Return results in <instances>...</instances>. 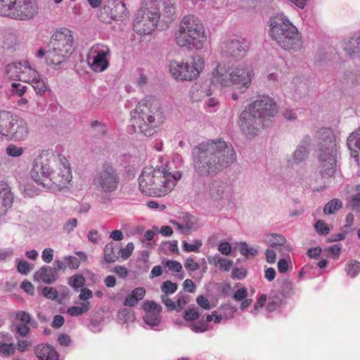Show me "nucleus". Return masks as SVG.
Wrapping results in <instances>:
<instances>
[{
	"mask_svg": "<svg viewBox=\"0 0 360 360\" xmlns=\"http://www.w3.org/2000/svg\"><path fill=\"white\" fill-rule=\"evenodd\" d=\"M246 108L256 114L262 120L266 117H273L278 112L276 101L267 95H259L251 102Z\"/></svg>",
	"mask_w": 360,
	"mask_h": 360,
	"instance_id": "nucleus-16",
	"label": "nucleus"
},
{
	"mask_svg": "<svg viewBox=\"0 0 360 360\" xmlns=\"http://www.w3.org/2000/svg\"><path fill=\"white\" fill-rule=\"evenodd\" d=\"M172 223L183 234H188L191 229V225L188 222L185 225L181 224L180 223L175 221H172Z\"/></svg>",
	"mask_w": 360,
	"mask_h": 360,
	"instance_id": "nucleus-62",
	"label": "nucleus"
},
{
	"mask_svg": "<svg viewBox=\"0 0 360 360\" xmlns=\"http://www.w3.org/2000/svg\"><path fill=\"white\" fill-rule=\"evenodd\" d=\"M166 266L173 272H180L182 270V265L177 261L168 260L166 262Z\"/></svg>",
	"mask_w": 360,
	"mask_h": 360,
	"instance_id": "nucleus-54",
	"label": "nucleus"
},
{
	"mask_svg": "<svg viewBox=\"0 0 360 360\" xmlns=\"http://www.w3.org/2000/svg\"><path fill=\"white\" fill-rule=\"evenodd\" d=\"M231 249V245L228 242H221L218 246V250L224 255H229Z\"/></svg>",
	"mask_w": 360,
	"mask_h": 360,
	"instance_id": "nucleus-59",
	"label": "nucleus"
},
{
	"mask_svg": "<svg viewBox=\"0 0 360 360\" xmlns=\"http://www.w3.org/2000/svg\"><path fill=\"white\" fill-rule=\"evenodd\" d=\"M117 317L122 323H131L134 322L136 319L133 311L125 308L119 311Z\"/></svg>",
	"mask_w": 360,
	"mask_h": 360,
	"instance_id": "nucleus-38",
	"label": "nucleus"
},
{
	"mask_svg": "<svg viewBox=\"0 0 360 360\" xmlns=\"http://www.w3.org/2000/svg\"><path fill=\"white\" fill-rule=\"evenodd\" d=\"M314 228L316 231L321 235H327L329 233L330 229L328 225L323 220L319 219L315 225Z\"/></svg>",
	"mask_w": 360,
	"mask_h": 360,
	"instance_id": "nucleus-46",
	"label": "nucleus"
},
{
	"mask_svg": "<svg viewBox=\"0 0 360 360\" xmlns=\"http://www.w3.org/2000/svg\"><path fill=\"white\" fill-rule=\"evenodd\" d=\"M110 56L111 51L109 46L103 44H96L88 51L86 63L93 72H103L110 65L108 58Z\"/></svg>",
	"mask_w": 360,
	"mask_h": 360,
	"instance_id": "nucleus-14",
	"label": "nucleus"
},
{
	"mask_svg": "<svg viewBox=\"0 0 360 360\" xmlns=\"http://www.w3.org/2000/svg\"><path fill=\"white\" fill-rule=\"evenodd\" d=\"M342 206L340 200L335 198L329 201L323 208V212L326 214H331L339 210Z\"/></svg>",
	"mask_w": 360,
	"mask_h": 360,
	"instance_id": "nucleus-37",
	"label": "nucleus"
},
{
	"mask_svg": "<svg viewBox=\"0 0 360 360\" xmlns=\"http://www.w3.org/2000/svg\"><path fill=\"white\" fill-rule=\"evenodd\" d=\"M200 314L195 308H189L185 311L184 319L188 321H194L199 318Z\"/></svg>",
	"mask_w": 360,
	"mask_h": 360,
	"instance_id": "nucleus-51",
	"label": "nucleus"
},
{
	"mask_svg": "<svg viewBox=\"0 0 360 360\" xmlns=\"http://www.w3.org/2000/svg\"><path fill=\"white\" fill-rule=\"evenodd\" d=\"M264 241L267 245L276 249H278L279 250H283L287 248L285 245L286 240L285 237L281 234H268L265 236Z\"/></svg>",
	"mask_w": 360,
	"mask_h": 360,
	"instance_id": "nucleus-29",
	"label": "nucleus"
},
{
	"mask_svg": "<svg viewBox=\"0 0 360 360\" xmlns=\"http://www.w3.org/2000/svg\"><path fill=\"white\" fill-rule=\"evenodd\" d=\"M176 44L188 50H200L207 41L201 20L193 15H185L174 33Z\"/></svg>",
	"mask_w": 360,
	"mask_h": 360,
	"instance_id": "nucleus-6",
	"label": "nucleus"
},
{
	"mask_svg": "<svg viewBox=\"0 0 360 360\" xmlns=\"http://www.w3.org/2000/svg\"><path fill=\"white\" fill-rule=\"evenodd\" d=\"M269 34L273 40L286 51H298L303 46L301 34L297 28L283 15L269 20Z\"/></svg>",
	"mask_w": 360,
	"mask_h": 360,
	"instance_id": "nucleus-7",
	"label": "nucleus"
},
{
	"mask_svg": "<svg viewBox=\"0 0 360 360\" xmlns=\"http://www.w3.org/2000/svg\"><path fill=\"white\" fill-rule=\"evenodd\" d=\"M205 60L200 55L192 57L191 63L171 62L169 71L172 77L180 80L191 81L196 79L205 68Z\"/></svg>",
	"mask_w": 360,
	"mask_h": 360,
	"instance_id": "nucleus-13",
	"label": "nucleus"
},
{
	"mask_svg": "<svg viewBox=\"0 0 360 360\" xmlns=\"http://www.w3.org/2000/svg\"><path fill=\"white\" fill-rule=\"evenodd\" d=\"M113 10L115 18H117L120 20L124 19L129 15L126 5L122 1L115 2Z\"/></svg>",
	"mask_w": 360,
	"mask_h": 360,
	"instance_id": "nucleus-35",
	"label": "nucleus"
},
{
	"mask_svg": "<svg viewBox=\"0 0 360 360\" xmlns=\"http://www.w3.org/2000/svg\"><path fill=\"white\" fill-rule=\"evenodd\" d=\"M85 284V278L82 274H75L70 278L69 285L73 288H82Z\"/></svg>",
	"mask_w": 360,
	"mask_h": 360,
	"instance_id": "nucleus-41",
	"label": "nucleus"
},
{
	"mask_svg": "<svg viewBox=\"0 0 360 360\" xmlns=\"http://www.w3.org/2000/svg\"><path fill=\"white\" fill-rule=\"evenodd\" d=\"M158 8H154L160 13V20L165 22L172 21L176 17L175 4L173 0H160L156 3Z\"/></svg>",
	"mask_w": 360,
	"mask_h": 360,
	"instance_id": "nucleus-20",
	"label": "nucleus"
},
{
	"mask_svg": "<svg viewBox=\"0 0 360 360\" xmlns=\"http://www.w3.org/2000/svg\"><path fill=\"white\" fill-rule=\"evenodd\" d=\"M293 283L289 281H283L281 292L283 295H290L293 291Z\"/></svg>",
	"mask_w": 360,
	"mask_h": 360,
	"instance_id": "nucleus-58",
	"label": "nucleus"
},
{
	"mask_svg": "<svg viewBox=\"0 0 360 360\" xmlns=\"http://www.w3.org/2000/svg\"><path fill=\"white\" fill-rule=\"evenodd\" d=\"M345 271L351 277L356 276L360 271V263L356 260L349 262L346 265Z\"/></svg>",
	"mask_w": 360,
	"mask_h": 360,
	"instance_id": "nucleus-39",
	"label": "nucleus"
},
{
	"mask_svg": "<svg viewBox=\"0 0 360 360\" xmlns=\"http://www.w3.org/2000/svg\"><path fill=\"white\" fill-rule=\"evenodd\" d=\"M73 34L68 28L57 30L52 35L46 51V58L51 65H60L73 51Z\"/></svg>",
	"mask_w": 360,
	"mask_h": 360,
	"instance_id": "nucleus-9",
	"label": "nucleus"
},
{
	"mask_svg": "<svg viewBox=\"0 0 360 360\" xmlns=\"http://www.w3.org/2000/svg\"><path fill=\"white\" fill-rule=\"evenodd\" d=\"M77 223L76 218H71L64 224L63 229L65 233H70L77 226Z\"/></svg>",
	"mask_w": 360,
	"mask_h": 360,
	"instance_id": "nucleus-53",
	"label": "nucleus"
},
{
	"mask_svg": "<svg viewBox=\"0 0 360 360\" xmlns=\"http://www.w3.org/2000/svg\"><path fill=\"white\" fill-rule=\"evenodd\" d=\"M254 72L251 67L239 60L221 62L213 69L212 82L224 87L236 86L247 89L251 85Z\"/></svg>",
	"mask_w": 360,
	"mask_h": 360,
	"instance_id": "nucleus-4",
	"label": "nucleus"
},
{
	"mask_svg": "<svg viewBox=\"0 0 360 360\" xmlns=\"http://www.w3.org/2000/svg\"><path fill=\"white\" fill-rule=\"evenodd\" d=\"M319 142L318 160L321 175L331 178L336 172L337 146L335 136L328 128H322L316 133Z\"/></svg>",
	"mask_w": 360,
	"mask_h": 360,
	"instance_id": "nucleus-8",
	"label": "nucleus"
},
{
	"mask_svg": "<svg viewBox=\"0 0 360 360\" xmlns=\"http://www.w3.org/2000/svg\"><path fill=\"white\" fill-rule=\"evenodd\" d=\"M160 20V13H156L153 7L145 8L137 15L134 27L140 34H149L157 26Z\"/></svg>",
	"mask_w": 360,
	"mask_h": 360,
	"instance_id": "nucleus-15",
	"label": "nucleus"
},
{
	"mask_svg": "<svg viewBox=\"0 0 360 360\" xmlns=\"http://www.w3.org/2000/svg\"><path fill=\"white\" fill-rule=\"evenodd\" d=\"M27 122L10 112H0V135L8 140H23L28 136Z\"/></svg>",
	"mask_w": 360,
	"mask_h": 360,
	"instance_id": "nucleus-12",
	"label": "nucleus"
},
{
	"mask_svg": "<svg viewBox=\"0 0 360 360\" xmlns=\"http://www.w3.org/2000/svg\"><path fill=\"white\" fill-rule=\"evenodd\" d=\"M221 49L228 56L239 57L245 53L248 45L245 41L231 39L223 42Z\"/></svg>",
	"mask_w": 360,
	"mask_h": 360,
	"instance_id": "nucleus-21",
	"label": "nucleus"
},
{
	"mask_svg": "<svg viewBox=\"0 0 360 360\" xmlns=\"http://www.w3.org/2000/svg\"><path fill=\"white\" fill-rule=\"evenodd\" d=\"M343 49L349 58L354 60L360 59V32L345 41Z\"/></svg>",
	"mask_w": 360,
	"mask_h": 360,
	"instance_id": "nucleus-22",
	"label": "nucleus"
},
{
	"mask_svg": "<svg viewBox=\"0 0 360 360\" xmlns=\"http://www.w3.org/2000/svg\"><path fill=\"white\" fill-rule=\"evenodd\" d=\"M15 345V350L19 352H25L30 349L32 346V342L28 340H18Z\"/></svg>",
	"mask_w": 360,
	"mask_h": 360,
	"instance_id": "nucleus-45",
	"label": "nucleus"
},
{
	"mask_svg": "<svg viewBox=\"0 0 360 360\" xmlns=\"http://www.w3.org/2000/svg\"><path fill=\"white\" fill-rule=\"evenodd\" d=\"M27 89L26 85L16 81L11 83L9 91L12 96L22 97L26 93Z\"/></svg>",
	"mask_w": 360,
	"mask_h": 360,
	"instance_id": "nucleus-33",
	"label": "nucleus"
},
{
	"mask_svg": "<svg viewBox=\"0 0 360 360\" xmlns=\"http://www.w3.org/2000/svg\"><path fill=\"white\" fill-rule=\"evenodd\" d=\"M188 302V296L179 293L177 295L176 302L175 303L176 307V309H175V310L177 311H181Z\"/></svg>",
	"mask_w": 360,
	"mask_h": 360,
	"instance_id": "nucleus-50",
	"label": "nucleus"
},
{
	"mask_svg": "<svg viewBox=\"0 0 360 360\" xmlns=\"http://www.w3.org/2000/svg\"><path fill=\"white\" fill-rule=\"evenodd\" d=\"M178 285L175 283H172L170 281H166L162 283L161 285V290L164 292V295L173 294L177 290Z\"/></svg>",
	"mask_w": 360,
	"mask_h": 360,
	"instance_id": "nucleus-42",
	"label": "nucleus"
},
{
	"mask_svg": "<svg viewBox=\"0 0 360 360\" xmlns=\"http://www.w3.org/2000/svg\"><path fill=\"white\" fill-rule=\"evenodd\" d=\"M32 179L39 185L49 189L61 190L72 181L69 161L63 155L43 151L34 161L30 172Z\"/></svg>",
	"mask_w": 360,
	"mask_h": 360,
	"instance_id": "nucleus-2",
	"label": "nucleus"
},
{
	"mask_svg": "<svg viewBox=\"0 0 360 360\" xmlns=\"http://www.w3.org/2000/svg\"><path fill=\"white\" fill-rule=\"evenodd\" d=\"M226 186L220 181H213L209 186V195L214 202H219L229 197Z\"/></svg>",
	"mask_w": 360,
	"mask_h": 360,
	"instance_id": "nucleus-23",
	"label": "nucleus"
},
{
	"mask_svg": "<svg viewBox=\"0 0 360 360\" xmlns=\"http://www.w3.org/2000/svg\"><path fill=\"white\" fill-rule=\"evenodd\" d=\"M24 153V148L17 146L15 144H10L6 149V153L13 158H18L22 155Z\"/></svg>",
	"mask_w": 360,
	"mask_h": 360,
	"instance_id": "nucleus-40",
	"label": "nucleus"
},
{
	"mask_svg": "<svg viewBox=\"0 0 360 360\" xmlns=\"http://www.w3.org/2000/svg\"><path fill=\"white\" fill-rule=\"evenodd\" d=\"M347 145L350 150L351 156L359 162L360 153V127L352 132L347 138Z\"/></svg>",
	"mask_w": 360,
	"mask_h": 360,
	"instance_id": "nucleus-26",
	"label": "nucleus"
},
{
	"mask_svg": "<svg viewBox=\"0 0 360 360\" xmlns=\"http://www.w3.org/2000/svg\"><path fill=\"white\" fill-rule=\"evenodd\" d=\"M104 259L106 263H113L117 259L115 253V245L113 243H108L103 250Z\"/></svg>",
	"mask_w": 360,
	"mask_h": 360,
	"instance_id": "nucleus-32",
	"label": "nucleus"
},
{
	"mask_svg": "<svg viewBox=\"0 0 360 360\" xmlns=\"http://www.w3.org/2000/svg\"><path fill=\"white\" fill-rule=\"evenodd\" d=\"M20 61L9 63L5 68V77L11 82L16 81L20 82Z\"/></svg>",
	"mask_w": 360,
	"mask_h": 360,
	"instance_id": "nucleus-30",
	"label": "nucleus"
},
{
	"mask_svg": "<svg viewBox=\"0 0 360 360\" xmlns=\"http://www.w3.org/2000/svg\"><path fill=\"white\" fill-rule=\"evenodd\" d=\"M349 204L353 210H358L360 207V193H356L351 196Z\"/></svg>",
	"mask_w": 360,
	"mask_h": 360,
	"instance_id": "nucleus-64",
	"label": "nucleus"
},
{
	"mask_svg": "<svg viewBox=\"0 0 360 360\" xmlns=\"http://www.w3.org/2000/svg\"><path fill=\"white\" fill-rule=\"evenodd\" d=\"M182 176L179 171L160 167H146L139 177L141 192L148 196L162 197L171 192Z\"/></svg>",
	"mask_w": 360,
	"mask_h": 360,
	"instance_id": "nucleus-3",
	"label": "nucleus"
},
{
	"mask_svg": "<svg viewBox=\"0 0 360 360\" xmlns=\"http://www.w3.org/2000/svg\"><path fill=\"white\" fill-rule=\"evenodd\" d=\"M20 82L30 83L38 76V72L32 68L27 60L20 61Z\"/></svg>",
	"mask_w": 360,
	"mask_h": 360,
	"instance_id": "nucleus-27",
	"label": "nucleus"
},
{
	"mask_svg": "<svg viewBox=\"0 0 360 360\" xmlns=\"http://www.w3.org/2000/svg\"><path fill=\"white\" fill-rule=\"evenodd\" d=\"M131 126L134 131L146 136H152L155 128L162 124L165 120L160 103L151 97L140 101L131 111Z\"/></svg>",
	"mask_w": 360,
	"mask_h": 360,
	"instance_id": "nucleus-5",
	"label": "nucleus"
},
{
	"mask_svg": "<svg viewBox=\"0 0 360 360\" xmlns=\"http://www.w3.org/2000/svg\"><path fill=\"white\" fill-rule=\"evenodd\" d=\"M17 270L22 275H27L32 270V267L27 261L20 260L17 264Z\"/></svg>",
	"mask_w": 360,
	"mask_h": 360,
	"instance_id": "nucleus-48",
	"label": "nucleus"
},
{
	"mask_svg": "<svg viewBox=\"0 0 360 360\" xmlns=\"http://www.w3.org/2000/svg\"><path fill=\"white\" fill-rule=\"evenodd\" d=\"M184 266L186 269L192 271H196L200 267L199 264L195 262L194 259L191 257L186 259Z\"/></svg>",
	"mask_w": 360,
	"mask_h": 360,
	"instance_id": "nucleus-61",
	"label": "nucleus"
},
{
	"mask_svg": "<svg viewBox=\"0 0 360 360\" xmlns=\"http://www.w3.org/2000/svg\"><path fill=\"white\" fill-rule=\"evenodd\" d=\"M198 304L204 309L208 310L211 308L209 300L203 295H199L196 298Z\"/></svg>",
	"mask_w": 360,
	"mask_h": 360,
	"instance_id": "nucleus-63",
	"label": "nucleus"
},
{
	"mask_svg": "<svg viewBox=\"0 0 360 360\" xmlns=\"http://www.w3.org/2000/svg\"><path fill=\"white\" fill-rule=\"evenodd\" d=\"M223 310L222 316L224 317L225 319H233L237 312V308L234 306H231V304H226L221 307Z\"/></svg>",
	"mask_w": 360,
	"mask_h": 360,
	"instance_id": "nucleus-44",
	"label": "nucleus"
},
{
	"mask_svg": "<svg viewBox=\"0 0 360 360\" xmlns=\"http://www.w3.org/2000/svg\"><path fill=\"white\" fill-rule=\"evenodd\" d=\"M202 245V242L199 240H195L193 244H190L186 241H184L183 249L186 252H197Z\"/></svg>",
	"mask_w": 360,
	"mask_h": 360,
	"instance_id": "nucleus-47",
	"label": "nucleus"
},
{
	"mask_svg": "<svg viewBox=\"0 0 360 360\" xmlns=\"http://www.w3.org/2000/svg\"><path fill=\"white\" fill-rule=\"evenodd\" d=\"M42 295L47 299L56 300L58 297V292L53 287H44L41 290Z\"/></svg>",
	"mask_w": 360,
	"mask_h": 360,
	"instance_id": "nucleus-43",
	"label": "nucleus"
},
{
	"mask_svg": "<svg viewBox=\"0 0 360 360\" xmlns=\"http://www.w3.org/2000/svg\"><path fill=\"white\" fill-rule=\"evenodd\" d=\"M247 275V271L244 268H235L232 271V278L239 280L243 279Z\"/></svg>",
	"mask_w": 360,
	"mask_h": 360,
	"instance_id": "nucleus-60",
	"label": "nucleus"
},
{
	"mask_svg": "<svg viewBox=\"0 0 360 360\" xmlns=\"http://www.w3.org/2000/svg\"><path fill=\"white\" fill-rule=\"evenodd\" d=\"M311 146L312 139L305 135L292 155V164L298 165L304 162L308 158Z\"/></svg>",
	"mask_w": 360,
	"mask_h": 360,
	"instance_id": "nucleus-19",
	"label": "nucleus"
},
{
	"mask_svg": "<svg viewBox=\"0 0 360 360\" xmlns=\"http://www.w3.org/2000/svg\"><path fill=\"white\" fill-rule=\"evenodd\" d=\"M134 246L133 243L130 242L127 243L124 248H121L120 250V255L122 259H127L131 255Z\"/></svg>",
	"mask_w": 360,
	"mask_h": 360,
	"instance_id": "nucleus-49",
	"label": "nucleus"
},
{
	"mask_svg": "<svg viewBox=\"0 0 360 360\" xmlns=\"http://www.w3.org/2000/svg\"><path fill=\"white\" fill-rule=\"evenodd\" d=\"M15 345L11 342H0V355L3 357H9L15 353Z\"/></svg>",
	"mask_w": 360,
	"mask_h": 360,
	"instance_id": "nucleus-36",
	"label": "nucleus"
},
{
	"mask_svg": "<svg viewBox=\"0 0 360 360\" xmlns=\"http://www.w3.org/2000/svg\"><path fill=\"white\" fill-rule=\"evenodd\" d=\"M34 354L40 360H58V354L49 345L40 344L34 347Z\"/></svg>",
	"mask_w": 360,
	"mask_h": 360,
	"instance_id": "nucleus-24",
	"label": "nucleus"
},
{
	"mask_svg": "<svg viewBox=\"0 0 360 360\" xmlns=\"http://www.w3.org/2000/svg\"><path fill=\"white\" fill-rule=\"evenodd\" d=\"M262 120L246 107L242 111L238 125L242 133L248 138H253L258 134Z\"/></svg>",
	"mask_w": 360,
	"mask_h": 360,
	"instance_id": "nucleus-17",
	"label": "nucleus"
},
{
	"mask_svg": "<svg viewBox=\"0 0 360 360\" xmlns=\"http://www.w3.org/2000/svg\"><path fill=\"white\" fill-rule=\"evenodd\" d=\"M16 333L22 337L26 336L30 331L28 324L20 323L15 326Z\"/></svg>",
	"mask_w": 360,
	"mask_h": 360,
	"instance_id": "nucleus-55",
	"label": "nucleus"
},
{
	"mask_svg": "<svg viewBox=\"0 0 360 360\" xmlns=\"http://www.w3.org/2000/svg\"><path fill=\"white\" fill-rule=\"evenodd\" d=\"M143 309L145 311L144 322L152 327L158 326L161 320L160 314L162 307L153 301H146L143 304Z\"/></svg>",
	"mask_w": 360,
	"mask_h": 360,
	"instance_id": "nucleus-18",
	"label": "nucleus"
},
{
	"mask_svg": "<svg viewBox=\"0 0 360 360\" xmlns=\"http://www.w3.org/2000/svg\"><path fill=\"white\" fill-rule=\"evenodd\" d=\"M64 259L67 261V266L72 269H76L79 268L80 265V260L79 259L73 257V256H66L64 257Z\"/></svg>",
	"mask_w": 360,
	"mask_h": 360,
	"instance_id": "nucleus-52",
	"label": "nucleus"
},
{
	"mask_svg": "<svg viewBox=\"0 0 360 360\" xmlns=\"http://www.w3.org/2000/svg\"><path fill=\"white\" fill-rule=\"evenodd\" d=\"M248 297V290L245 287L238 289L233 295L236 301H242Z\"/></svg>",
	"mask_w": 360,
	"mask_h": 360,
	"instance_id": "nucleus-56",
	"label": "nucleus"
},
{
	"mask_svg": "<svg viewBox=\"0 0 360 360\" xmlns=\"http://www.w3.org/2000/svg\"><path fill=\"white\" fill-rule=\"evenodd\" d=\"M91 308L89 302H83L80 306H72L68 309L67 313L71 316H77L89 311Z\"/></svg>",
	"mask_w": 360,
	"mask_h": 360,
	"instance_id": "nucleus-31",
	"label": "nucleus"
},
{
	"mask_svg": "<svg viewBox=\"0 0 360 360\" xmlns=\"http://www.w3.org/2000/svg\"><path fill=\"white\" fill-rule=\"evenodd\" d=\"M36 91V94L39 96H42L47 89V86L44 81L41 78L39 74L34 78V79L30 81V83Z\"/></svg>",
	"mask_w": 360,
	"mask_h": 360,
	"instance_id": "nucleus-34",
	"label": "nucleus"
},
{
	"mask_svg": "<svg viewBox=\"0 0 360 360\" xmlns=\"http://www.w3.org/2000/svg\"><path fill=\"white\" fill-rule=\"evenodd\" d=\"M34 278L35 281L51 284L57 280L58 276L56 271L51 266H44L35 272Z\"/></svg>",
	"mask_w": 360,
	"mask_h": 360,
	"instance_id": "nucleus-25",
	"label": "nucleus"
},
{
	"mask_svg": "<svg viewBox=\"0 0 360 360\" xmlns=\"http://www.w3.org/2000/svg\"><path fill=\"white\" fill-rule=\"evenodd\" d=\"M160 299L169 311H174L176 309V304L168 297L167 295H161Z\"/></svg>",
	"mask_w": 360,
	"mask_h": 360,
	"instance_id": "nucleus-57",
	"label": "nucleus"
},
{
	"mask_svg": "<svg viewBox=\"0 0 360 360\" xmlns=\"http://www.w3.org/2000/svg\"><path fill=\"white\" fill-rule=\"evenodd\" d=\"M37 0H0V15L27 21L39 13Z\"/></svg>",
	"mask_w": 360,
	"mask_h": 360,
	"instance_id": "nucleus-10",
	"label": "nucleus"
},
{
	"mask_svg": "<svg viewBox=\"0 0 360 360\" xmlns=\"http://www.w3.org/2000/svg\"><path fill=\"white\" fill-rule=\"evenodd\" d=\"M193 168L199 177L214 176L236 160L233 146L222 139H209L192 150Z\"/></svg>",
	"mask_w": 360,
	"mask_h": 360,
	"instance_id": "nucleus-1",
	"label": "nucleus"
},
{
	"mask_svg": "<svg viewBox=\"0 0 360 360\" xmlns=\"http://www.w3.org/2000/svg\"><path fill=\"white\" fill-rule=\"evenodd\" d=\"M145 294L146 290L144 288H136L131 294L126 297L123 305L131 307L136 306L140 300L143 299Z\"/></svg>",
	"mask_w": 360,
	"mask_h": 360,
	"instance_id": "nucleus-28",
	"label": "nucleus"
},
{
	"mask_svg": "<svg viewBox=\"0 0 360 360\" xmlns=\"http://www.w3.org/2000/svg\"><path fill=\"white\" fill-rule=\"evenodd\" d=\"M120 176L116 168L108 162L103 163L92 175L91 184L95 190L104 194H112L117 191Z\"/></svg>",
	"mask_w": 360,
	"mask_h": 360,
	"instance_id": "nucleus-11",
	"label": "nucleus"
}]
</instances>
